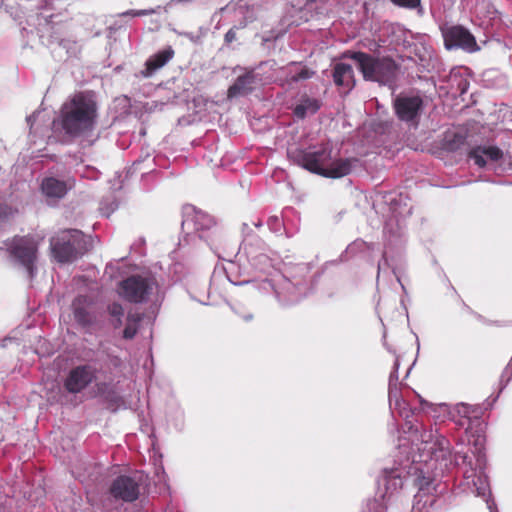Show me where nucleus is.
<instances>
[{"label": "nucleus", "instance_id": "1", "mask_svg": "<svg viewBox=\"0 0 512 512\" xmlns=\"http://www.w3.org/2000/svg\"><path fill=\"white\" fill-rule=\"evenodd\" d=\"M97 117V106L89 93H78L64 103L60 124L70 136H80L93 129Z\"/></svg>", "mask_w": 512, "mask_h": 512}, {"label": "nucleus", "instance_id": "2", "mask_svg": "<svg viewBox=\"0 0 512 512\" xmlns=\"http://www.w3.org/2000/svg\"><path fill=\"white\" fill-rule=\"evenodd\" d=\"M350 57L355 60L366 80L386 84L396 76L397 65L388 57L374 58L362 52L351 53Z\"/></svg>", "mask_w": 512, "mask_h": 512}, {"label": "nucleus", "instance_id": "3", "mask_svg": "<svg viewBox=\"0 0 512 512\" xmlns=\"http://www.w3.org/2000/svg\"><path fill=\"white\" fill-rule=\"evenodd\" d=\"M82 233L79 230H63L51 240V248L58 262L74 261L81 249Z\"/></svg>", "mask_w": 512, "mask_h": 512}, {"label": "nucleus", "instance_id": "4", "mask_svg": "<svg viewBox=\"0 0 512 512\" xmlns=\"http://www.w3.org/2000/svg\"><path fill=\"white\" fill-rule=\"evenodd\" d=\"M445 47L448 50L462 49L473 53L480 50L475 37L464 27L459 25L442 28Z\"/></svg>", "mask_w": 512, "mask_h": 512}, {"label": "nucleus", "instance_id": "5", "mask_svg": "<svg viewBox=\"0 0 512 512\" xmlns=\"http://www.w3.org/2000/svg\"><path fill=\"white\" fill-rule=\"evenodd\" d=\"M8 249L14 259L26 268L29 275H32L33 263L36 259L37 242L31 237L15 238Z\"/></svg>", "mask_w": 512, "mask_h": 512}, {"label": "nucleus", "instance_id": "6", "mask_svg": "<svg viewBox=\"0 0 512 512\" xmlns=\"http://www.w3.org/2000/svg\"><path fill=\"white\" fill-rule=\"evenodd\" d=\"M152 282L138 277H130L122 282L120 295L132 302H141L146 299L152 290Z\"/></svg>", "mask_w": 512, "mask_h": 512}, {"label": "nucleus", "instance_id": "7", "mask_svg": "<svg viewBox=\"0 0 512 512\" xmlns=\"http://www.w3.org/2000/svg\"><path fill=\"white\" fill-rule=\"evenodd\" d=\"M421 106L422 100L418 96H401L394 102L396 114L403 121L415 119Z\"/></svg>", "mask_w": 512, "mask_h": 512}, {"label": "nucleus", "instance_id": "8", "mask_svg": "<svg viewBox=\"0 0 512 512\" xmlns=\"http://www.w3.org/2000/svg\"><path fill=\"white\" fill-rule=\"evenodd\" d=\"M111 493L115 498L133 501L139 495L138 484L130 477H118L112 484Z\"/></svg>", "mask_w": 512, "mask_h": 512}, {"label": "nucleus", "instance_id": "9", "mask_svg": "<svg viewBox=\"0 0 512 512\" xmlns=\"http://www.w3.org/2000/svg\"><path fill=\"white\" fill-rule=\"evenodd\" d=\"M332 157L330 151L322 150L319 152H309L303 157V167L307 170L324 175Z\"/></svg>", "mask_w": 512, "mask_h": 512}, {"label": "nucleus", "instance_id": "10", "mask_svg": "<svg viewBox=\"0 0 512 512\" xmlns=\"http://www.w3.org/2000/svg\"><path fill=\"white\" fill-rule=\"evenodd\" d=\"M94 373L90 367H77L70 372L66 380V388L70 392H79L85 388L93 379Z\"/></svg>", "mask_w": 512, "mask_h": 512}, {"label": "nucleus", "instance_id": "11", "mask_svg": "<svg viewBox=\"0 0 512 512\" xmlns=\"http://www.w3.org/2000/svg\"><path fill=\"white\" fill-rule=\"evenodd\" d=\"M469 157L477 166L484 167L498 161L502 157V152L495 146H479L470 152Z\"/></svg>", "mask_w": 512, "mask_h": 512}, {"label": "nucleus", "instance_id": "12", "mask_svg": "<svg viewBox=\"0 0 512 512\" xmlns=\"http://www.w3.org/2000/svg\"><path fill=\"white\" fill-rule=\"evenodd\" d=\"M466 484L468 486H473L475 488V492L478 496L484 497L486 502L488 503V499L486 496L489 493V485L487 476L479 471L478 473L475 471L466 472L465 474Z\"/></svg>", "mask_w": 512, "mask_h": 512}, {"label": "nucleus", "instance_id": "13", "mask_svg": "<svg viewBox=\"0 0 512 512\" xmlns=\"http://www.w3.org/2000/svg\"><path fill=\"white\" fill-rule=\"evenodd\" d=\"M41 188L43 194L51 200L62 198L68 190L64 181L53 177L44 179Z\"/></svg>", "mask_w": 512, "mask_h": 512}, {"label": "nucleus", "instance_id": "14", "mask_svg": "<svg viewBox=\"0 0 512 512\" xmlns=\"http://www.w3.org/2000/svg\"><path fill=\"white\" fill-rule=\"evenodd\" d=\"M173 55L174 51L171 48H167L150 57L146 62V70L143 72L144 76L148 77L153 72L163 67Z\"/></svg>", "mask_w": 512, "mask_h": 512}, {"label": "nucleus", "instance_id": "15", "mask_svg": "<svg viewBox=\"0 0 512 512\" xmlns=\"http://www.w3.org/2000/svg\"><path fill=\"white\" fill-rule=\"evenodd\" d=\"M253 82L254 77L250 72L239 76L236 82L228 89V97L233 98L247 93L251 90Z\"/></svg>", "mask_w": 512, "mask_h": 512}, {"label": "nucleus", "instance_id": "16", "mask_svg": "<svg viewBox=\"0 0 512 512\" xmlns=\"http://www.w3.org/2000/svg\"><path fill=\"white\" fill-rule=\"evenodd\" d=\"M334 81L339 86H353V70L348 64L339 63L334 68Z\"/></svg>", "mask_w": 512, "mask_h": 512}, {"label": "nucleus", "instance_id": "17", "mask_svg": "<svg viewBox=\"0 0 512 512\" xmlns=\"http://www.w3.org/2000/svg\"><path fill=\"white\" fill-rule=\"evenodd\" d=\"M351 161L350 160H332L330 161V164L328 165V169L324 172L325 177L330 178H340L345 175H347L351 171Z\"/></svg>", "mask_w": 512, "mask_h": 512}, {"label": "nucleus", "instance_id": "18", "mask_svg": "<svg viewBox=\"0 0 512 512\" xmlns=\"http://www.w3.org/2000/svg\"><path fill=\"white\" fill-rule=\"evenodd\" d=\"M319 108L318 102L312 99H306L295 108V114L298 117H305L307 114L315 113Z\"/></svg>", "mask_w": 512, "mask_h": 512}, {"label": "nucleus", "instance_id": "19", "mask_svg": "<svg viewBox=\"0 0 512 512\" xmlns=\"http://www.w3.org/2000/svg\"><path fill=\"white\" fill-rule=\"evenodd\" d=\"M140 320L141 317L138 314H130L128 316V323L123 332L124 338L131 339L135 336L138 330V323Z\"/></svg>", "mask_w": 512, "mask_h": 512}, {"label": "nucleus", "instance_id": "20", "mask_svg": "<svg viewBox=\"0 0 512 512\" xmlns=\"http://www.w3.org/2000/svg\"><path fill=\"white\" fill-rule=\"evenodd\" d=\"M394 4L402 7L415 8L420 4V0H391Z\"/></svg>", "mask_w": 512, "mask_h": 512}, {"label": "nucleus", "instance_id": "21", "mask_svg": "<svg viewBox=\"0 0 512 512\" xmlns=\"http://www.w3.org/2000/svg\"><path fill=\"white\" fill-rule=\"evenodd\" d=\"M110 314L117 317V322H120V316L123 314V309L119 304H113L109 307Z\"/></svg>", "mask_w": 512, "mask_h": 512}, {"label": "nucleus", "instance_id": "22", "mask_svg": "<svg viewBox=\"0 0 512 512\" xmlns=\"http://www.w3.org/2000/svg\"><path fill=\"white\" fill-rule=\"evenodd\" d=\"M75 318L78 322L85 324L87 322L85 312L81 309L75 308Z\"/></svg>", "mask_w": 512, "mask_h": 512}, {"label": "nucleus", "instance_id": "23", "mask_svg": "<svg viewBox=\"0 0 512 512\" xmlns=\"http://www.w3.org/2000/svg\"><path fill=\"white\" fill-rule=\"evenodd\" d=\"M236 39V32L233 30V29H230L226 35H225V40L227 42H232L233 40Z\"/></svg>", "mask_w": 512, "mask_h": 512}, {"label": "nucleus", "instance_id": "24", "mask_svg": "<svg viewBox=\"0 0 512 512\" xmlns=\"http://www.w3.org/2000/svg\"><path fill=\"white\" fill-rule=\"evenodd\" d=\"M157 478H158V482H163L164 484L166 483V475H165V472L162 468L158 469L157 470Z\"/></svg>", "mask_w": 512, "mask_h": 512}, {"label": "nucleus", "instance_id": "25", "mask_svg": "<svg viewBox=\"0 0 512 512\" xmlns=\"http://www.w3.org/2000/svg\"><path fill=\"white\" fill-rule=\"evenodd\" d=\"M311 76V73L308 71V70H302L300 72V74L298 75V77H295L294 79L295 80H298V79H307Z\"/></svg>", "mask_w": 512, "mask_h": 512}, {"label": "nucleus", "instance_id": "26", "mask_svg": "<svg viewBox=\"0 0 512 512\" xmlns=\"http://www.w3.org/2000/svg\"><path fill=\"white\" fill-rule=\"evenodd\" d=\"M39 114H40V112H37L27 118V122L30 124L31 127L33 126V121L36 120V118L39 116Z\"/></svg>", "mask_w": 512, "mask_h": 512}, {"label": "nucleus", "instance_id": "27", "mask_svg": "<svg viewBox=\"0 0 512 512\" xmlns=\"http://www.w3.org/2000/svg\"><path fill=\"white\" fill-rule=\"evenodd\" d=\"M190 217H189V211L187 210L186 211V215H185V219L183 220V225H188L189 222H190Z\"/></svg>", "mask_w": 512, "mask_h": 512}, {"label": "nucleus", "instance_id": "28", "mask_svg": "<svg viewBox=\"0 0 512 512\" xmlns=\"http://www.w3.org/2000/svg\"><path fill=\"white\" fill-rule=\"evenodd\" d=\"M488 508L490 509V512H496V511H493L492 506L490 504H488Z\"/></svg>", "mask_w": 512, "mask_h": 512}, {"label": "nucleus", "instance_id": "29", "mask_svg": "<svg viewBox=\"0 0 512 512\" xmlns=\"http://www.w3.org/2000/svg\"><path fill=\"white\" fill-rule=\"evenodd\" d=\"M440 407L442 408H445L446 409V405L445 404H441Z\"/></svg>", "mask_w": 512, "mask_h": 512}]
</instances>
